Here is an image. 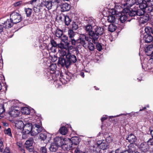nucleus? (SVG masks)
<instances>
[{
    "instance_id": "nucleus-15",
    "label": "nucleus",
    "mask_w": 153,
    "mask_h": 153,
    "mask_svg": "<svg viewBox=\"0 0 153 153\" xmlns=\"http://www.w3.org/2000/svg\"><path fill=\"white\" fill-rule=\"evenodd\" d=\"M143 40L145 43H150L152 41L153 37L151 34H145L143 37Z\"/></svg>"
},
{
    "instance_id": "nucleus-55",
    "label": "nucleus",
    "mask_w": 153,
    "mask_h": 153,
    "mask_svg": "<svg viewBox=\"0 0 153 153\" xmlns=\"http://www.w3.org/2000/svg\"><path fill=\"white\" fill-rule=\"evenodd\" d=\"M40 151L42 153H47V149L45 147H42L40 149Z\"/></svg>"
},
{
    "instance_id": "nucleus-60",
    "label": "nucleus",
    "mask_w": 153,
    "mask_h": 153,
    "mask_svg": "<svg viewBox=\"0 0 153 153\" xmlns=\"http://www.w3.org/2000/svg\"><path fill=\"white\" fill-rule=\"evenodd\" d=\"M3 153H10L9 149L7 148H5Z\"/></svg>"
},
{
    "instance_id": "nucleus-63",
    "label": "nucleus",
    "mask_w": 153,
    "mask_h": 153,
    "mask_svg": "<svg viewBox=\"0 0 153 153\" xmlns=\"http://www.w3.org/2000/svg\"><path fill=\"white\" fill-rule=\"evenodd\" d=\"M37 0H32L30 1V3L31 4L33 5L36 3Z\"/></svg>"
},
{
    "instance_id": "nucleus-29",
    "label": "nucleus",
    "mask_w": 153,
    "mask_h": 153,
    "mask_svg": "<svg viewBox=\"0 0 153 153\" xmlns=\"http://www.w3.org/2000/svg\"><path fill=\"white\" fill-rule=\"evenodd\" d=\"M55 36L59 38H60L63 34V31L59 28H57L55 32Z\"/></svg>"
},
{
    "instance_id": "nucleus-24",
    "label": "nucleus",
    "mask_w": 153,
    "mask_h": 153,
    "mask_svg": "<svg viewBox=\"0 0 153 153\" xmlns=\"http://www.w3.org/2000/svg\"><path fill=\"white\" fill-rule=\"evenodd\" d=\"M71 139V140H70L71 142V144H72V146L74 144L75 145H77L80 141V140L79 139V137H73Z\"/></svg>"
},
{
    "instance_id": "nucleus-48",
    "label": "nucleus",
    "mask_w": 153,
    "mask_h": 153,
    "mask_svg": "<svg viewBox=\"0 0 153 153\" xmlns=\"http://www.w3.org/2000/svg\"><path fill=\"white\" fill-rule=\"evenodd\" d=\"M50 42L52 47H56L57 46V44L53 39H51V40Z\"/></svg>"
},
{
    "instance_id": "nucleus-28",
    "label": "nucleus",
    "mask_w": 153,
    "mask_h": 153,
    "mask_svg": "<svg viewBox=\"0 0 153 153\" xmlns=\"http://www.w3.org/2000/svg\"><path fill=\"white\" fill-rule=\"evenodd\" d=\"M117 19L115 18L113 14L109 15L107 17V20L108 22L115 23Z\"/></svg>"
},
{
    "instance_id": "nucleus-25",
    "label": "nucleus",
    "mask_w": 153,
    "mask_h": 153,
    "mask_svg": "<svg viewBox=\"0 0 153 153\" xmlns=\"http://www.w3.org/2000/svg\"><path fill=\"white\" fill-rule=\"evenodd\" d=\"M68 37L67 36L63 34L60 39L62 41L66 43V45L67 46H68L71 43L70 42H69H69H68Z\"/></svg>"
},
{
    "instance_id": "nucleus-37",
    "label": "nucleus",
    "mask_w": 153,
    "mask_h": 153,
    "mask_svg": "<svg viewBox=\"0 0 153 153\" xmlns=\"http://www.w3.org/2000/svg\"><path fill=\"white\" fill-rule=\"evenodd\" d=\"M117 28V26L114 24H110L108 27L109 31L111 32L114 31Z\"/></svg>"
},
{
    "instance_id": "nucleus-45",
    "label": "nucleus",
    "mask_w": 153,
    "mask_h": 153,
    "mask_svg": "<svg viewBox=\"0 0 153 153\" xmlns=\"http://www.w3.org/2000/svg\"><path fill=\"white\" fill-rule=\"evenodd\" d=\"M113 140V137H112L109 136L106 138L105 141L108 143H111Z\"/></svg>"
},
{
    "instance_id": "nucleus-41",
    "label": "nucleus",
    "mask_w": 153,
    "mask_h": 153,
    "mask_svg": "<svg viewBox=\"0 0 153 153\" xmlns=\"http://www.w3.org/2000/svg\"><path fill=\"white\" fill-rule=\"evenodd\" d=\"M64 21L65 24L68 26L70 24L71 21V19L69 18V17L68 16L66 15Z\"/></svg>"
},
{
    "instance_id": "nucleus-34",
    "label": "nucleus",
    "mask_w": 153,
    "mask_h": 153,
    "mask_svg": "<svg viewBox=\"0 0 153 153\" xmlns=\"http://www.w3.org/2000/svg\"><path fill=\"white\" fill-rule=\"evenodd\" d=\"M151 45L149 46L147 48V49L146 50V52H149V51L150 52L149 53H151L150 54H147L148 56H151V59H152L153 60V52L152 51H151V50L152 49V48L151 47Z\"/></svg>"
},
{
    "instance_id": "nucleus-49",
    "label": "nucleus",
    "mask_w": 153,
    "mask_h": 153,
    "mask_svg": "<svg viewBox=\"0 0 153 153\" xmlns=\"http://www.w3.org/2000/svg\"><path fill=\"white\" fill-rule=\"evenodd\" d=\"M96 47L97 50L99 51H101L102 49V46L99 43H97Z\"/></svg>"
},
{
    "instance_id": "nucleus-42",
    "label": "nucleus",
    "mask_w": 153,
    "mask_h": 153,
    "mask_svg": "<svg viewBox=\"0 0 153 153\" xmlns=\"http://www.w3.org/2000/svg\"><path fill=\"white\" fill-rule=\"evenodd\" d=\"M54 4H53L52 2H51L50 1L48 5V7L47 8L48 10L51 9L52 7L55 9H57L58 8H56Z\"/></svg>"
},
{
    "instance_id": "nucleus-40",
    "label": "nucleus",
    "mask_w": 153,
    "mask_h": 153,
    "mask_svg": "<svg viewBox=\"0 0 153 153\" xmlns=\"http://www.w3.org/2000/svg\"><path fill=\"white\" fill-rule=\"evenodd\" d=\"M39 137L40 139L44 141L47 139V133L45 132H42L40 134Z\"/></svg>"
},
{
    "instance_id": "nucleus-47",
    "label": "nucleus",
    "mask_w": 153,
    "mask_h": 153,
    "mask_svg": "<svg viewBox=\"0 0 153 153\" xmlns=\"http://www.w3.org/2000/svg\"><path fill=\"white\" fill-rule=\"evenodd\" d=\"M78 28L77 24L75 22H73L72 24V30H76Z\"/></svg>"
},
{
    "instance_id": "nucleus-2",
    "label": "nucleus",
    "mask_w": 153,
    "mask_h": 153,
    "mask_svg": "<svg viewBox=\"0 0 153 153\" xmlns=\"http://www.w3.org/2000/svg\"><path fill=\"white\" fill-rule=\"evenodd\" d=\"M77 60L76 56L74 55L68 53L62 57L59 58L58 64L62 67H65L68 68L72 64L75 63Z\"/></svg>"
},
{
    "instance_id": "nucleus-61",
    "label": "nucleus",
    "mask_w": 153,
    "mask_h": 153,
    "mask_svg": "<svg viewBox=\"0 0 153 153\" xmlns=\"http://www.w3.org/2000/svg\"><path fill=\"white\" fill-rule=\"evenodd\" d=\"M120 152V149H116L115 151H112L110 152V153H119Z\"/></svg>"
},
{
    "instance_id": "nucleus-54",
    "label": "nucleus",
    "mask_w": 153,
    "mask_h": 153,
    "mask_svg": "<svg viewBox=\"0 0 153 153\" xmlns=\"http://www.w3.org/2000/svg\"><path fill=\"white\" fill-rule=\"evenodd\" d=\"M5 111V110L4 108V105H1V106H0V115L4 113Z\"/></svg>"
},
{
    "instance_id": "nucleus-30",
    "label": "nucleus",
    "mask_w": 153,
    "mask_h": 153,
    "mask_svg": "<svg viewBox=\"0 0 153 153\" xmlns=\"http://www.w3.org/2000/svg\"><path fill=\"white\" fill-rule=\"evenodd\" d=\"M59 131L61 134L63 135L66 134L68 131L67 128L64 126H62L60 128Z\"/></svg>"
},
{
    "instance_id": "nucleus-31",
    "label": "nucleus",
    "mask_w": 153,
    "mask_h": 153,
    "mask_svg": "<svg viewBox=\"0 0 153 153\" xmlns=\"http://www.w3.org/2000/svg\"><path fill=\"white\" fill-rule=\"evenodd\" d=\"M26 3L22 1H20L14 3L13 5L15 7H19L25 5Z\"/></svg>"
},
{
    "instance_id": "nucleus-9",
    "label": "nucleus",
    "mask_w": 153,
    "mask_h": 153,
    "mask_svg": "<svg viewBox=\"0 0 153 153\" xmlns=\"http://www.w3.org/2000/svg\"><path fill=\"white\" fill-rule=\"evenodd\" d=\"M33 139L32 138H30L27 140L25 143V146L26 149L30 152H32L34 150L33 146Z\"/></svg>"
},
{
    "instance_id": "nucleus-52",
    "label": "nucleus",
    "mask_w": 153,
    "mask_h": 153,
    "mask_svg": "<svg viewBox=\"0 0 153 153\" xmlns=\"http://www.w3.org/2000/svg\"><path fill=\"white\" fill-rule=\"evenodd\" d=\"M144 2L149 5H153V0H144Z\"/></svg>"
},
{
    "instance_id": "nucleus-8",
    "label": "nucleus",
    "mask_w": 153,
    "mask_h": 153,
    "mask_svg": "<svg viewBox=\"0 0 153 153\" xmlns=\"http://www.w3.org/2000/svg\"><path fill=\"white\" fill-rule=\"evenodd\" d=\"M129 10L128 8L124 9L123 10V13L121 14L120 18V20L122 23H124L126 20L128 18V15H129Z\"/></svg>"
},
{
    "instance_id": "nucleus-21",
    "label": "nucleus",
    "mask_w": 153,
    "mask_h": 153,
    "mask_svg": "<svg viewBox=\"0 0 153 153\" xmlns=\"http://www.w3.org/2000/svg\"><path fill=\"white\" fill-rule=\"evenodd\" d=\"M92 27L91 25H87L85 27V30L88 32L89 35L91 36H93L94 31H93Z\"/></svg>"
},
{
    "instance_id": "nucleus-4",
    "label": "nucleus",
    "mask_w": 153,
    "mask_h": 153,
    "mask_svg": "<svg viewBox=\"0 0 153 153\" xmlns=\"http://www.w3.org/2000/svg\"><path fill=\"white\" fill-rule=\"evenodd\" d=\"M10 20L12 21L13 24H16L21 22L22 19V17L19 13L14 11L10 14Z\"/></svg>"
},
{
    "instance_id": "nucleus-1",
    "label": "nucleus",
    "mask_w": 153,
    "mask_h": 153,
    "mask_svg": "<svg viewBox=\"0 0 153 153\" xmlns=\"http://www.w3.org/2000/svg\"><path fill=\"white\" fill-rule=\"evenodd\" d=\"M69 42L74 45L82 46H85L87 44V41L89 42L91 39L90 37L87 36L84 34L80 35L78 38H77L75 33L72 29H69L68 31Z\"/></svg>"
},
{
    "instance_id": "nucleus-43",
    "label": "nucleus",
    "mask_w": 153,
    "mask_h": 153,
    "mask_svg": "<svg viewBox=\"0 0 153 153\" xmlns=\"http://www.w3.org/2000/svg\"><path fill=\"white\" fill-rule=\"evenodd\" d=\"M2 139H0V152H2L4 149V146Z\"/></svg>"
},
{
    "instance_id": "nucleus-22",
    "label": "nucleus",
    "mask_w": 153,
    "mask_h": 153,
    "mask_svg": "<svg viewBox=\"0 0 153 153\" xmlns=\"http://www.w3.org/2000/svg\"><path fill=\"white\" fill-rule=\"evenodd\" d=\"M98 146L100 148V149L105 150L107 149L108 146V144L105 141L103 140L100 143H97Z\"/></svg>"
},
{
    "instance_id": "nucleus-32",
    "label": "nucleus",
    "mask_w": 153,
    "mask_h": 153,
    "mask_svg": "<svg viewBox=\"0 0 153 153\" xmlns=\"http://www.w3.org/2000/svg\"><path fill=\"white\" fill-rule=\"evenodd\" d=\"M58 146L54 143H51L49 147L50 151L52 152H55L58 149Z\"/></svg>"
},
{
    "instance_id": "nucleus-58",
    "label": "nucleus",
    "mask_w": 153,
    "mask_h": 153,
    "mask_svg": "<svg viewBox=\"0 0 153 153\" xmlns=\"http://www.w3.org/2000/svg\"><path fill=\"white\" fill-rule=\"evenodd\" d=\"M136 2L135 3L136 5H138L142 3L143 2H144V0H136Z\"/></svg>"
},
{
    "instance_id": "nucleus-62",
    "label": "nucleus",
    "mask_w": 153,
    "mask_h": 153,
    "mask_svg": "<svg viewBox=\"0 0 153 153\" xmlns=\"http://www.w3.org/2000/svg\"><path fill=\"white\" fill-rule=\"evenodd\" d=\"M80 149L78 147H77L75 150V152L76 153H80Z\"/></svg>"
},
{
    "instance_id": "nucleus-18",
    "label": "nucleus",
    "mask_w": 153,
    "mask_h": 153,
    "mask_svg": "<svg viewBox=\"0 0 153 153\" xmlns=\"http://www.w3.org/2000/svg\"><path fill=\"white\" fill-rule=\"evenodd\" d=\"M137 146L136 143L130 144L129 146H128V150L129 152L130 153H133L135 152L137 150Z\"/></svg>"
},
{
    "instance_id": "nucleus-57",
    "label": "nucleus",
    "mask_w": 153,
    "mask_h": 153,
    "mask_svg": "<svg viewBox=\"0 0 153 153\" xmlns=\"http://www.w3.org/2000/svg\"><path fill=\"white\" fill-rule=\"evenodd\" d=\"M39 6L38 5H37L36 7H34L33 8V10L36 13H38L40 12L39 8Z\"/></svg>"
},
{
    "instance_id": "nucleus-39",
    "label": "nucleus",
    "mask_w": 153,
    "mask_h": 153,
    "mask_svg": "<svg viewBox=\"0 0 153 153\" xmlns=\"http://www.w3.org/2000/svg\"><path fill=\"white\" fill-rule=\"evenodd\" d=\"M25 11L27 17H30V16L32 13V9L29 8H25Z\"/></svg>"
},
{
    "instance_id": "nucleus-14",
    "label": "nucleus",
    "mask_w": 153,
    "mask_h": 153,
    "mask_svg": "<svg viewBox=\"0 0 153 153\" xmlns=\"http://www.w3.org/2000/svg\"><path fill=\"white\" fill-rule=\"evenodd\" d=\"M126 140H128L130 144L134 143L137 140L136 137L132 134H130L126 137Z\"/></svg>"
},
{
    "instance_id": "nucleus-38",
    "label": "nucleus",
    "mask_w": 153,
    "mask_h": 153,
    "mask_svg": "<svg viewBox=\"0 0 153 153\" xmlns=\"http://www.w3.org/2000/svg\"><path fill=\"white\" fill-rule=\"evenodd\" d=\"M149 5L148 4H146L145 2H143L138 5L139 8H141L146 11V8L147 6Z\"/></svg>"
},
{
    "instance_id": "nucleus-46",
    "label": "nucleus",
    "mask_w": 153,
    "mask_h": 153,
    "mask_svg": "<svg viewBox=\"0 0 153 153\" xmlns=\"http://www.w3.org/2000/svg\"><path fill=\"white\" fill-rule=\"evenodd\" d=\"M17 146L19 147V149L21 151L23 150V148L22 144L20 142H18L17 143Z\"/></svg>"
},
{
    "instance_id": "nucleus-11",
    "label": "nucleus",
    "mask_w": 153,
    "mask_h": 153,
    "mask_svg": "<svg viewBox=\"0 0 153 153\" xmlns=\"http://www.w3.org/2000/svg\"><path fill=\"white\" fill-rule=\"evenodd\" d=\"M71 142L69 139H68L67 140L65 139L61 146L62 149L64 150L67 151H69L71 149L72 147Z\"/></svg>"
},
{
    "instance_id": "nucleus-3",
    "label": "nucleus",
    "mask_w": 153,
    "mask_h": 153,
    "mask_svg": "<svg viewBox=\"0 0 153 153\" xmlns=\"http://www.w3.org/2000/svg\"><path fill=\"white\" fill-rule=\"evenodd\" d=\"M146 11L141 8H139L138 5H135L132 8L128 13L129 16L131 17H134L136 16H141L144 15Z\"/></svg>"
},
{
    "instance_id": "nucleus-35",
    "label": "nucleus",
    "mask_w": 153,
    "mask_h": 153,
    "mask_svg": "<svg viewBox=\"0 0 153 153\" xmlns=\"http://www.w3.org/2000/svg\"><path fill=\"white\" fill-rule=\"evenodd\" d=\"M50 1L56 5V8H58L59 6H60L61 5V0H50Z\"/></svg>"
},
{
    "instance_id": "nucleus-53",
    "label": "nucleus",
    "mask_w": 153,
    "mask_h": 153,
    "mask_svg": "<svg viewBox=\"0 0 153 153\" xmlns=\"http://www.w3.org/2000/svg\"><path fill=\"white\" fill-rule=\"evenodd\" d=\"M65 16L66 15L62 14H60V15L59 16V19L62 22H63L64 21V19H65Z\"/></svg>"
},
{
    "instance_id": "nucleus-10",
    "label": "nucleus",
    "mask_w": 153,
    "mask_h": 153,
    "mask_svg": "<svg viewBox=\"0 0 153 153\" xmlns=\"http://www.w3.org/2000/svg\"><path fill=\"white\" fill-rule=\"evenodd\" d=\"M2 24L3 25L5 28H9L12 27L13 25V23L12 22V21L9 19H5L4 18L1 19Z\"/></svg>"
},
{
    "instance_id": "nucleus-59",
    "label": "nucleus",
    "mask_w": 153,
    "mask_h": 153,
    "mask_svg": "<svg viewBox=\"0 0 153 153\" xmlns=\"http://www.w3.org/2000/svg\"><path fill=\"white\" fill-rule=\"evenodd\" d=\"M38 5V6H39V9L40 10V12L41 11V10L45 9V8H44V6H43V5H42V2H41V3L39 5Z\"/></svg>"
},
{
    "instance_id": "nucleus-7",
    "label": "nucleus",
    "mask_w": 153,
    "mask_h": 153,
    "mask_svg": "<svg viewBox=\"0 0 153 153\" xmlns=\"http://www.w3.org/2000/svg\"><path fill=\"white\" fill-rule=\"evenodd\" d=\"M42 127L40 125L35 124L33 125L30 134L33 136L36 135L42 131Z\"/></svg>"
},
{
    "instance_id": "nucleus-44",
    "label": "nucleus",
    "mask_w": 153,
    "mask_h": 153,
    "mask_svg": "<svg viewBox=\"0 0 153 153\" xmlns=\"http://www.w3.org/2000/svg\"><path fill=\"white\" fill-rule=\"evenodd\" d=\"M56 66L54 64H52L49 66L50 69L52 71H54L56 69Z\"/></svg>"
},
{
    "instance_id": "nucleus-13",
    "label": "nucleus",
    "mask_w": 153,
    "mask_h": 153,
    "mask_svg": "<svg viewBox=\"0 0 153 153\" xmlns=\"http://www.w3.org/2000/svg\"><path fill=\"white\" fill-rule=\"evenodd\" d=\"M65 139L67 140L66 138L62 139L59 137H56L54 139V143L58 147L62 146Z\"/></svg>"
},
{
    "instance_id": "nucleus-20",
    "label": "nucleus",
    "mask_w": 153,
    "mask_h": 153,
    "mask_svg": "<svg viewBox=\"0 0 153 153\" xmlns=\"http://www.w3.org/2000/svg\"><path fill=\"white\" fill-rule=\"evenodd\" d=\"M91 39V41L89 42L87 41L86 42L87 44L84 47H85L87 46L88 45V49L91 51H93L94 49L95 48V46L94 44L92 43L91 42V41H92V42H95V41L94 42V40H93V38L92 39L90 37Z\"/></svg>"
},
{
    "instance_id": "nucleus-56",
    "label": "nucleus",
    "mask_w": 153,
    "mask_h": 153,
    "mask_svg": "<svg viewBox=\"0 0 153 153\" xmlns=\"http://www.w3.org/2000/svg\"><path fill=\"white\" fill-rule=\"evenodd\" d=\"M147 143L149 146V145L153 146V138L152 137V138L150 139L149 140L147 141Z\"/></svg>"
},
{
    "instance_id": "nucleus-12",
    "label": "nucleus",
    "mask_w": 153,
    "mask_h": 153,
    "mask_svg": "<svg viewBox=\"0 0 153 153\" xmlns=\"http://www.w3.org/2000/svg\"><path fill=\"white\" fill-rule=\"evenodd\" d=\"M149 147L147 143L144 142L141 144L139 148L142 152L145 153L149 150Z\"/></svg>"
},
{
    "instance_id": "nucleus-5",
    "label": "nucleus",
    "mask_w": 153,
    "mask_h": 153,
    "mask_svg": "<svg viewBox=\"0 0 153 153\" xmlns=\"http://www.w3.org/2000/svg\"><path fill=\"white\" fill-rule=\"evenodd\" d=\"M103 32V28L100 27H97L95 29L94 33L92 36L94 41H95L99 38V36L101 35Z\"/></svg>"
},
{
    "instance_id": "nucleus-64",
    "label": "nucleus",
    "mask_w": 153,
    "mask_h": 153,
    "mask_svg": "<svg viewBox=\"0 0 153 153\" xmlns=\"http://www.w3.org/2000/svg\"><path fill=\"white\" fill-rule=\"evenodd\" d=\"M149 130L150 131V134L152 136V137L153 138V129H151V128L150 127L149 128Z\"/></svg>"
},
{
    "instance_id": "nucleus-16",
    "label": "nucleus",
    "mask_w": 153,
    "mask_h": 153,
    "mask_svg": "<svg viewBox=\"0 0 153 153\" xmlns=\"http://www.w3.org/2000/svg\"><path fill=\"white\" fill-rule=\"evenodd\" d=\"M70 79V77L68 76L67 74H63L62 73H60L59 76V79L60 81L62 82H64L65 81L67 82Z\"/></svg>"
},
{
    "instance_id": "nucleus-51",
    "label": "nucleus",
    "mask_w": 153,
    "mask_h": 153,
    "mask_svg": "<svg viewBox=\"0 0 153 153\" xmlns=\"http://www.w3.org/2000/svg\"><path fill=\"white\" fill-rule=\"evenodd\" d=\"M4 132L5 134L8 135L9 136H11L12 135L11 130L10 128H8L7 129L5 130Z\"/></svg>"
},
{
    "instance_id": "nucleus-36",
    "label": "nucleus",
    "mask_w": 153,
    "mask_h": 153,
    "mask_svg": "<svg viewBox=\"0 0 153 153\" xmlns=\"http://www.w3.org/2000/svg\"><path fill=\"white\" fill-rule=\"evenodd\" d=\"M153 5H148L146 8V11L149 13H150L151 15H153Z\"/></svg>"
},
{
    "instance_id": "nucleus-50",
    "label": "nucleus",
    "mask_w": 153,
    "mask_h": 153,
    "mask_svg": "<svg viewBox=\"0 0 153 153\" xmlns=\"http://www.w3.org/2000/svg\"><path fill=\"white\" fill-rule=\"evenodd\" d=\"M49 1H46L45 0H43L42 2V5L44 6V7H46L47 8H48V4Z\"/></svg>"
},
{
    "instance_id": "nucleus-33",
    "label": "nucleus",
    "mask_w": 153,
    "mask_h": 153,
    "mask_svg": "<svg viewBox=\"0 0 153 153\" xmlns=\"http://www.w3.org/2000/svg\"><path fill=\"white\" fill-rule=\"evenodd\" d=\"M21 112L22 114H28L30 112V110L28 108L26 107L22 108Z\"/></svg>"
},
{
    "instance_id": "nucleus-19",
    "label": "nucleus",
    "mask_w": 153,
    "mask_h": 153,
    "mask_svg": "<svg viewBox=\"0 0 153 153\" xmlns=\"http://www.w3.org/2000/svg\"><path fill=\"white\" fill-rule=\"evenodd\" d=\"M59 6L61 7V10L62 12L68 11L70 8L69 4L66 3L63 4H62V3H61V5Z\"/></svg>"
},
{
    "instance_id": "nucleus-23",
    "label": "nucleus",
    "mask_w": 153,
    "mask_h": 153,
    "mask_svg": "<svg viewBox=\"0 0 153 153\" xmlns=\"http://www.w3.org/2000/svg\"><path fill=\"white\" fill-rule=\"evenodd\" d=\"M20 113V111L17 109H13L10 112V114L11 116L16 117H18Z\"/></svg>"
},
{
    "instance_id": "nucleus-6",
    "label": "nucleus",
    "mask_w": 153,
    "mask_h": 153,
    "mask_svg": "<svg viewBox=\"0 0 153 153\" xmlns=\"http://www.w3.org/2000/svg\"><path fill=\"white\" fill-rule=\"evenodd\" d=\"M33 125L32 123H27L25 124L22 130L23 134L22 137L25 136L26 134H31L32 129L33 128Z\"/></svg>"
},
{
    "instance_id": "nucleus-27",
    "label": "nucleus",
    "mask_w": 153,
    "mask_h": 153,
    "mask_svg": "<svg viewBox=\"0 0 153 153\" xmlns=\"http://www.w3.org/2000/svg\"><path fill=\"white\" fill-rule=\"evenodd\" d=\"M136 2V0H127L126 2L124 4V5L126 6V5L127 7H130L135 4Z\"/></svg>"
},
{
    "instance_id": "nucleus-26",
    "label": "nucleus",
    "mask_w": 153,
    "mask_h": 153,
    "mask_svg": "<svg viewBox=\"0 0 153 153\" xmlns=\"http://www.w3.org/2000/svg\"><path fill=\"white\" fill-rule=\"evenodd\" d=\"M149 19V15L146 14L144 15L140 19V23L143 24H144L146 23Z\"/></svg>"
},
{
    "instance_id": "nucleus-17",
    "label": "nucleus",
    "mask_w": 153,
    "mask_h": 153,
    "mask_svg": "<svg viewBox=\"0 0 153 153\" xmlns=\"http://www.w3.org/2000/svg\"><path fill=\"white\" fill-rule=\"evenodd\" d=\"M15 124L16 127L18 129H23L25 124L23 122L19 120L15 121Z\"/></svg>"
}]
</instances>
